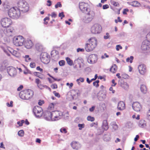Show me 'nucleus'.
I'll return each instance as SVG.
<instances>
[{"label": "nucleus", "instance_id": "nucleus-1", "mask_svg": "<svg viewBox=\"0 0 150 150\" xmlns=\"http://www.w3.org/2000/svg\"><path fill=\"white\" fill-rule=\"evenodd\" d=\"M8 14L11 18L17 19L20 17L21 12L17 7H13L9 10Z\"/></svg>", "mask_w": 150, "mask_h": 150}, {"label": "nucleus", "instance_id": "nucleus-2", "mask_svg": "<svg viewBox=\"0 0 150 150\" xmlns=\"http://www.w3.org/2000/svg\"><path fill=\"white\" fill-rule=\"evenodd\" d=\"M97 45V40L95 38H92L89 40L88 43L85 45V49L87 52H90L96 47Z\"/></svg>", "mask_w": 150, "mask_h": 150}, {"label": "nucleus", "instance_id": "nucleus-3", "mask_svg": "<svg viewBox=\"0 0 150 150\" xmlns=\"http://www.w3.org/2000/svg\"><path fill=\"white\" fill-rule=\"evenodd\" d=\"M34 94L33 91L30 89L25 90L21 92L19 94L21 98L24 100H28L31 98Z\"/></svg>", "mask_w": 150, "mask_h": 150}, {"label": "nucleus", "instance_id": "nucleus-4", "mask_svg": "<svg viewBox=\"0 0 150 150\" xmlns=\"http://www.w3.org/2000/svg\"><path fill=\"white\" fill-rule=\"evenodd\" d=\"M18 9L23 12H26L29 9V6L28 3L23 0H19L17 3Z\"/></svg>", "mask_w": 150, "mask_h": 150}, {"label": "nucleus", "instance_id": "nucleus-5", "mask_svg": "<svg viewBox=\"0 0 150 150\" xmlns=\"http://www.w3.org/2000/svg\"><path fill=\"white\" fill-rule=\"evenodd\" d=\"M85 13V16L83 18V21L85 23H89L94 18L95 13L93 11L90 10Z\"/></svg>", "mask_w": 150, "mask_h": 150}, {"label": "nucleus", "instance_id": "nucleus-6", "mask_svg": "<svg viewBox=\"0 0 150 150\" xmlns=\"http://www.w3.org/2000/svg\"><path fill=\"white\" fill-rule=\"evenodd\" d=\"M13 41L14 45L17 46H20L24 44L25 40L22 36L19 35L14 37Z\"/></svg>", "mask_w": 150, "mask_h": 150}, {"label": "nucleus", "instance_id": "nucleus-7", "mask_svg": "<svg viewBox=\"0 0 150 150\" xmlns=\"http://www.w3.org/2000/svg\"><path fill=\"white\" fill-rule=\"evenodd\" d=\"M102 30L101 26L98 24L96 23L94 24L91 27V31L92 33H100Z\"/></svg>", "mask_w": 150, "mask_h": 150}, {"label": "nucleus", "instance_id": "nucleus-8", "mask_svg": "<svg viewBox=\"0 0 150 150\" xmlns=\"http://www.w3.org/2000/svg\"><path fill=\"white\" fill-rule=\"evenodd\" d=\"M40 58L42 62L45 64H48L50 61V56L46 52L42 53Z\"/></svg>", "mask_w": 150, "mask_h": 150}, {"label": "nucleus", "instance_id": "nucleus-9", "mask_svg": "<svg viewBox=\"0 0 150 150\" xmlns=\"http://www.w3.org/2000/svg\"><path fill=\"white\" fill-rule=\"evenodd\" d=\"M33 112L36 117H41L43 113L42 108L38 106L34 107Z\"/></svg>", "mask_w": 150, "mask_h": 150}, {"label": "nucleus", "instance_id": "nucleus-10", "mask_svg": "<svg viewBox=\"0 0 150 150\" xmlns=\"http://www.w3.org/2000/svg\"><path fill=\"white\" fill-rule=\"evenodd\" d=\"M62 115V113L58 111H52L51 112V115H52V121H55L60 119V117Z\"/></svg>", "mask_w": 150, "mask_h": 150}, {"label": "nucleus", "instance_id": "nucleus-11", "mask_svg": "<svg viewBox=\"0 0 150 150\" xmlns=\"http://www.w3.org/2000/svg\"><path fill=\"white\" fill-rule=\"evenodd\" d=\"M1 23L2 26L4 28L8 27L12 23L11 19L8 18L2 19Z\"/></svg>", "mask_w": 150, "mask_h": 150}, {"label": "nucleus", "instance_id": "nucleus-12", "mask_svg": "<svg viewBox=\"0 0 150 150\" xmlns=\"http://www.w3.org/2000/svg\"><path fill=\"white\" fill-rule=\"evenodd\" d=\"M79 5V8L83 13H86L91 10L88 8V5L86 3L83 2H80Z\"/></svg>", "mask_w": 150, "mask_h": 150}, {"label": "nucleus", "instance_id": "nucleus-13", "mask_svg": "<svg viewBox=\"0 0 150 150\" xmlns=\"http://www.w3.org/2000/svg\"><path fill=\"white\" fill-rule=\"evenodd\" d=\"M7 71L9 75L11 77L15 76L17 74L16 69L12 66H9L7 68Z\"/></svg>", "mask_w": 150, "mask_h": 150}, {"label": "nucleus", "instance_id": "nucleus-14", "mask_svg": "<svg viewBox=\"0 0 150 150\" xmlns=\"http://www.w3.org/2000/svg\"><path fill=\"white\" fill-rule=\"evenodd\" d=\"M97 56L95 54H92L90 55L87 59L88 63L93 64L96 62L97 60Z\"/></svg>", "mask_w": 150, "mask_h": 150}, {"label": "nucleus", "instance_id": "nucleus-15", "mask_svg": "<svg viewBox=\"0 0 150 150\" xmlns=\"http://www.w3.org/2000/svg\"><path fill=\"white\" fill-rule=\"evenodd\" d=\"M150 47V41L146 40L142 42L141 49L143 50H146Z\"/></svg>", "mask_w": 150, "mask_h": 150}, {"label": "nucleus", "instance_id": "nucleus-16", "mask_svg": "<svg viewBox=\"0 0 150 150\" xmlns=\"http://www.w3.org/2000/svg\"><path fill=\"white\" fill-rule=\"evenodd\" d=\"M132 107L133 110L137 112L140 111L142 108L140 104L138 102H134L132 104Z\"/></svg>", "mask_w": 150, "mask_h": 150}, {"label": "nucleus", "instance_id": "nucleus-17", "mask_svg": "<svg viewBox=\"0 0 150 150\" xmlns=\"http://www.w3.org/2000/svg\"><path fill=\"white\" fill-rule=\"evenodd\" d=\"M139 73L141 74H144L146 72V67L144 64L139 65L138 67Z\"/></svg>", "mask_w": 150, "mask_h": 150}, {"label": "nucleus", "instance_id": "nucleus-18", "mask_svg": "<svg viewBox=\"0 0 150 150\" xmlns=\"http://www.w3.org/2000/svg\"><path fill=\"white\" fill-rule=\"evenodd\" d=\"M44 116L45 119L48 121H52V115L51 112L49 111H46L44 113Z\"/></svg>", "mask_w": 150, "mask_h": 150}, {"label": "nucleus", "instance_id": "nucleus-19", "mask_svg": "<svg viewBox=\"0 0 150 150\" xmlns=\"http://www.w3.org/2000/svg\"><path fill=\"white\" fill-rule=\"evenodd\" d=\"M71 145L74 149L76 150L80 149L81 146V144L79 143L76 142H72Z\"/></svg>", "mask_w": 150, "mask_h": 150}, {"label": "nucleus", "instance_id": "nucleus-20", "mask_svg": "<svg viewBox=\"0 0 150 150\" xmlns=\"http://www.w3.org/2000/svg\"><path fill=\"white\" fill-rule=\"evenodd\" d=\"M125 104L123 101L119 102L117 105V108L119 110H122L125 108Z\"/></svg>", "mask_w": 150, "mask_h": 150}, {"label": "nucleus", "instance_id": "nucleus-21", "mask_svg": "<svg viewBox=\"0 0 150 150\" xmlns=\"http://www.w3.org/2000/svg\"><path fill=\"white\" fill-rule=\"evenodd\" d=\"M24 45L25 47L27 49H30L33 46V43L30 40H28L26 41Z\"/></svg>", "mask_w": 150, "mask_h": 150}, {"label": "nucleus", "instance_id": "nucleus-22", "mask_svg": "<svg viewBox=\"0 0 150 150\" xmlns=\"http://www.w3.org/2000/svg\"><path fill=\"white\" fill-rule=\"evenodd\" d=\"M121 86L125 90H128L129 88L128 84L125 82H122L120 83Z\"/></svg>", "mask_w": 150, "mask_h": 150}, {"label": "nucleus", "instance_id": "nucleus-23", "mask_svg": "<svg viewBox=\"0 0 150 150\" xmlns=\"http://www.w3.org/2000/svg\"><path fill=\"white\" fill-rule=\"evenodd\" d=\"M102 127L104 130L106 131L108 129V125L106 120H104L103 121Z\"/></svg>", "mask_w": 150, "mask_h": 150}, {"label": "nucleus", "instance_id": "nucleus-24", "mask_svg": "<svg viewBox=\"0 0 150 150\" xmlns=\"http://www.w3.org/2000/svg\"><path fill=\"white\" fill-rule=\"evenodd\" d=\"M13 32L12 30L11 29H5L4 30V34L8 36H10L12 35V33Z\"/></svg>", "mask_w": 150, "mask_h": 150}, {"label": "nucleus", "instance_id": "nucleus-25", "mask_svg": "<svg viewBox=\"0 0 150 150\" xmlns=\"http://www.w3.org/2000/svg\"><path fill=\"white\" fill-rule=\"evenodd\" d=\"M138 125L140 127H144L146 126V122L144 120H141L139 122Z\"/></svg>", "mask_w": 150, "mask_h": 150}, {"label": "nucleus", "instance_id": "nucleus-26", "mask_svg": "<svg viewBox=\"0 0 150 150\" xmlns=\"http://www.w3.org/2000/svg\"><path fill=\"white\" fill-rule=\"evenodd\" d=\"M58 52L55 50H54L51 52V55L52 57H59Z\"/></svg>", "mask_w": 150, "mask_h": 150}, {"label": "nucleus", "instance_id": "nucleus-27", "mask_svg": "<svg viewBox=\"0 0 150 150\" xmlns=\"http://www.w3.org/2000/svg\"><path fill=\"white\" fill-rule=\"evenodd\" d=\"M131 6L135 7H139L140 6V4L137 1H135L131 2Z\"/></svg>", "mask_w": 150, "mask_h": 150}, {"label": "nucleus", "instance_id": "nucleus-28", "mask_svg": "<svg viewBox=\"0 0 150 150\" xmlns=\"http://www.w3.org/2000/svg\"><path fill=\"white\" fill-rule=\"evenodd\" d=\"M140 89L142 92L143 93H145L147 91V88L146 86L144 85H141L140 86Z\"/></svg>", "mask_w": 150, "mask_h": 150}, {"label": "nucleus", "instance_id": "nucleus-29", "mask_svg": "<svg viewBox=\"0 0 150 150\" xmlns=\"http://www.w3.org/2000/svg\"><path fill=\"white\" fill-rule=\"evenodd\" d=\"M117 69V67L116 64L112 65L110 69V71L113 73H115Z\"/></svg>", "mask_w": 150, "mask_h": 150}, {"label": "nucleus", "instance_id": "nucleus-30", "mask_svg": "<svg viewBox=\"0 0 150 150\" xmlns=\"http://www.w3.org/2000/svg\"><path fill=\"white\" fill-rule=\"evenodd\" d=\"M103 140L104 141L108 142L110 139V135L109 134H105L103 137Z\"/></svg>", "mask_w": 150, "mask_h": 150}, {"label": "nucleus", "instance_id": "nucleus-31", "mask_svg": "<svg viewBox=\"0 0 150 150\" xmlns=\"http://www.w3.org/2000/svg\"><path fill=\"white\" fill-rule=\"evenodd\" d=\"M33 74L34 75L38 77L40 79H45V77L43 76H41L39 72H34Z\"/></svg>", "mask_w": 150, "mask_h": 150}, {"label": "nucleus", "instance_id": "nucleus-32", "mask_svg": "<svg viewBox=\"0 0 150 150\" xmlns=\"http://www.w3.org/2000/svg\"><path fill=\"white\" fill-rule=\"evenodd\" d=\"M133 59V57L132 56H131L130 57L127 58L126 59V61L127 62H129L130 63H132V61Z\"/></svg>", "mask_w": 150, "mask_h": 150}, {"label": "nucleus", "instance_id": "nucleus-33", "mask_svg": "<svg viewBox=\"0 0 150 150\" xmlns=\"http://www.w3.org/2000/svg\"><path fill=\"white\" fill-rule=\"evenodd\" d=\"M66 59L69 65H72L73 64L72 61L69 57L66 58Z\"/></svg>", "mask_w": 150, "mask_h": 150}, {"label": "nucleus", "instance_id": "nucleus-34", "mask_svg": "<svg viewBox=\"0 0 150 150\" xmlns=\"http://www.w3.org/2000/svg\"><path fill=\"white\" fill-rule=\"evenodd\" d=\"M87 120L88 121L93 122L95 120V119L94 117L89 116L87 117Z\"/></svg>", "mask_w": 150, "mask_h": 150}, {"label": "nucleus", "instance_id": "nucleus-35", "mask_svg": "<svg viewBox=\"0 0 150 150\" xmlns=\"http://www.w3.org/2000/svg\"><path fill=\"white\" fill-rule=\"evenodd\" d=\"M83 60L81 58H78L77 59L75 60V62L76 63H78L79 64H80V62L82 63Z\"/></svg>", "mask_w": 150, "mask_h": 150}, {"label": "nucleus", "instance_id": "nucleus-36", "mask_svg": "<svg viewBox=\"0 0 150 150\" xmlns=\"http://www.w3.org/2000/svg\"><path fill=\"white\" fill-rule=\"evenodd\" d=\"M24 132L23 130H20L18 132V134L19 136L22 137L23 136Z\"/></svg>", "mask_w": 150, "mask_h": 150}, {"label": "nucleus", "instance_id": "nucleus-37", "mask_svg": "<svg viewBox=\"0 0 150 150\" xmlns=\"http://www.w3.org/2000/svg\"><path fill=\"white\" fill-rule=\"evenodd\" d=\"M10 52L13 55L16 56L17 52L16 51L14 50L13 49H11V50H9Z\"/></svg>", "mask_w": 150, "mask_h": 150}, {"label": "nucleus", "instance_id": "nucleus-38", "mask_svg": "<svg viewBox=\"0 0 150 150\" xmlns=\"http://www.w3.org/2000/svg\"><path fill=\"white\" fill-rule=\"evenodd\" d=\"M65 62L63 60H62L59 62V64L60 66H62L65 65Z\"/></svg>", "mask_w": 150, "mask_h": 150}, {"label": "nucleus", "instance_id": "nucleus-39", "mask_svg": "<svg viewBox=\"0 0 150 150\" xmlns=\"http://www.w3.org/2000/svg\"><path fill=\"white\" fill-rule=\"evenodd\" d=\"M62 6V5L60 2H57V4L55 6V7L56 8H57L58 7H61Z\"/></svg>", "mask_w": 150, "mask_h": 150}, {"label": "nucleus", "instance_id": "nucleus-40", "mask_svg": "<svg viewBox=\"0 0 150 150\" xmlns=\"http://www.w3.org/2000/svg\"><path fill=\"white\" fill-rule=\"evenodd\" d=\"M78 127H79V130H81L82 128H83L84 127V125L83 124H78Z\"/></svg>", "mask_w": 150, "mask_h": 150}, {"label": "nucleus", "instance_id": "nucleus-41", "mask_svg": "<svg viewBox=\"0 0 150 150\" xmlns=\"http://www.w3.org/2000/svg\"><path fill=\"white\" fill-rule=\"evenodd\" d=\"M79 81L81 82H83L84 81V79L83 78H80L79 79H78L76 80V81L78 83H80L79 82Z\"/></svg>", "mask_w": 150, "mask_h": 150}, {"label": "nucleus", "instance_id": "nucleus-42", "mask_svg": "<svg viewBox=\"0 0 150 150\" xmlns=\"http://www.w3.org/2000/svg\"><path fill=\"white\" fill-rule=\"evenodd\" d=\"M25 60L26 62H28L31 59V58L29 57L28 55H26L25 57Z\"/></svg>", "mask_w": 150, "mask_h": 150}, {"label": "nucleus", "instance_id": "nucleus-43", "mask_svg": "<svg viewBox=\"0 0 150 150\" xmlns=\"http://www.w3.org/2000/svg\"><path fill=\"white\" fill-rule=\"evenodd\" d=\"M122 78L125 79H127L129 77V76L126 74H123L122 75Z\"/></svg>", "mask_w": 150, "mask_h": 150}, {"label": "nucleus", "instance_id": "nucleus-44", "mask_svg": "<svg viewBox=\"0 0 150 150\" xmlns=\"http://www.w3.org/2000/svg\"><path fill=\"white\" fill-rule=\"evenodd\" d=\"M112 127L113 128V129H114V130H117L118 129V126L116 124H113L112 125Z\"/></svg>", "mask_w": 150, "mask_h": 150}, {"label": "nucleus", "instance_id": "nucleus-45", "mask_svg": "<svg viewBox=\"0 0 150 150\" xmlns=\"http://www.w3.org/2000/svg\"><path fill=\"white\" fill-rule=\"evenodd\" d=\"M111 4L112 5L115 6H117L119 5L118 2H116L113 1L111 2Z\"/></svg>", "mask_w": 150, "mask_h": 150}, {"label": "nucleus", "instance_id": "nucleus-46", "mask_svg": "<svg viewBox=\"0 0 150 150\" xmlns=\"http://www.w3.org/2000/svg\"><path fill=\"white\" fill-rule=\"evenodd\" d=\"M110 37L109 34L108 33H106V35L104 36V38L105 39H107L109 38Z\"/></svg>", "mask_w": 150, "mask_h": 150}, {"label": "nucleus", "instance_id": "nucleus-47", "mask_svg": "<svg viewBox=\"0 0 150 150\" xmlns=\"http://www.w3.org/2000/svg\"><path fill=\"white\" fill-rule=\"evenodd\" d=\"M59 17H61V19H62V18L64 17L65 16L63 12H62L61 13H59Z\"/></svg>", "mask_w": 150, "mask_h": 150}, {"label": "nucleus", "instance_id": "nucleus-48", "mask_svg": "<svg viewBox=\"0 0 150 150\" xmlns=\"http://www.w3.org/2000/svg\"><path fill=\"white\" fill-rule=\"evenodd\" d=\"M60 131L62 133H66L67 132V131L65 128H62L60 129Z\"/></svg>", "mask_w": 150, "mask_h": 150}, {"label": "nucleus", "instance_id": "nucleus-49", "mask_svg": "<svg viewBox=\"0 0 150 150\" xmlns=\"http://www.w3.org/2000/svg\"><path fill=\"white\" fill-rule=\"evenodd\" d=\"M119 48L120 49H122V47L120 45H117L116 46V50L117 51H119Z\"/></svg>", "mask_w": 150, "mask_h": 150}, {"label": "nucleus", "instance_id": "nucleus-50", "mask_svg": "<svg viewBox=\"0 0 150 150\" xmlns=\"http://www.w3.org/2000/svg\"><path fill=\"white\" fill-rule=\"evenodd\" d=\"M44 85H42L41 84H39L37 85L38 87L41 89H42L44 88Z\"/></svg>", "mask_w": 150, "mask_h": 150}, {"label": "nucleus", "instance_id": "nucleus-51", "mask_svg": "<svg viewBox=\"0 0 150 150\" xmlns=\"http://www.w3.org/2000/svg\"><path fill=\"white\" fill-rule=\"evenodd\" d=\"M4 30H3L2 29L0 30V36L1 37H3L4 35Z\"/></svg>", "mask_w": 150, "mask_h": 150}, {"label": "nucleus", "instance_id": "nucleus-52", "mask_svg": "<svg viewBox=\"0 0 150 150\" xmlns=\"http://www.w3.org/2000/svg\"><path fill=\"white\" fill-rule=\"evenodd\" d=\"M30 66L32 68H33L35 67V63L34 62H31L30 64Z\"/></svg>", "mask_w": 150, "mask_h": 150}, {"label": "nucleus", "instance_id": "nucleus-53", "mask_svg": "<svg viewBox=\"0 0 150 150\" xmlns=\"http://www.w3.org/2000/svg\"><path fill=\"white\" fill-rule=\"evenodd\" d=\"M51 87L52 88L54 89L57 88V85L54 83L51 85Z\"/></svg>", "mask_w": 150, "mask_h": 150}, {"label": "nucleus", "instance_id": "nucleus-54", "mask_svg": "<svg viewBox=\"0 0 150 150\" xmlns=\"http://www.w3.org/2000/svg\"><path fill=\"white\" fill-rule=\"evenodd\" d=\"M53 93L56 97H60V96L59 93L56 92L55 91H53Z\"/></svg>", "mask_w": 150, "mask_h": 150}, {"label": "nucleus", "instance_id": "nucleus-55", "mask_svg": "<svg viewBox=\"0 0 150 150\" xmlns=\"http://www.w3.org/2000/svg\"><path fill=\"white\" fill-rule=\"evenodd\" d=\"M109 8V6L108 4L103 5V9H105Z\"/></svg>", "mask_w": 150, "mask_h": 150}, {"label": "nucleus", "instance_id": "nucleus-56", "mask_svg": "<svg viewBox=\"0 0 150 150\" xmlns=\"http://www.w3.org/2000/svg\"><path fill=\"white\" fill-rule=\"evenodd\" d=\"M44 100H40L39 101V102L38 103V104L40 105H42V104L44 103Z\"/></svg>", "mask_w": 150, "mask_h": 150}, {"label": "nucleus", "instance_id": "nucleus-57", "mask_svg": "<svg viewBox=\"0 0 150 150\" xmlns=\"http://www.w3.org/2000/svg\"><path fill=\"white\" fill-rule=\"evenodd\" d=\"M129 11V10L128 9H127V8L124 9L123 10V13L124 14H127L126 12H128Z\"/></svg>", "mask_w": 150, "mask_h": 150}, {"label": "nucleus", "instance_id": "nucleus-58", "mask_svg": "<svg viewBox=\"0 0 150 150\" xmlns=\"http://www.w3.org/2000/svg\"><path fill=\"white\" fill-rule=\"evenodd\" d=\"M35 82L37 83V85L41 83V81L38 79H36L35 80Z\"/></svg>", "mask_w": 150, "mask_h": 150}, {"label": "nucleus", "instance_id": "nucleus-59", "mask_svg": "<svg viewBox=\"0 0 150 150\" xmlns=\"http://www.w3.org/2000/svg\"><path fill=\"white\" fill-rule=\"evenodd\" d=\"M99 81L98 80H97L96 81L94 82V84L95 83H96V88H98L99 86L98 83H99Z\"/></svg>", "mask_w": 150, "mask_h": 150}, {"label": "nucleus", "instance_id": "nucleus-60", "mask_svg": "<svg viewBox=\"0 0 150 150\" xmlns=\"http://www.w3.org/2000/svg\"><path fill=\"white\" fill-rule=\"evenodd\" d=\"M146 38L147 40H150V32L146 35Z\"/></svg>", "mask_w": 150, "mask_h": 150}, {"label": "nucleus", "instance_id": "nucleus-61", "mask_svg": "<svg viewBox=\"0 0 150 150\" xmlns=\"http://www.w3.org/2000/svg\"><path fill=\"white\" fill-rule=\"evenodd\" d=\"M95 108V107L94 106H92L91 108H89V111L91 112H92L93 111L94 109Z\"/></svg>", "mask_w": 150, "mask_h": 150}, {"label": "nucleus", "instance_id": "nucleus-62", "mask_svg": "<svg viewBox=\"0 0 150 150\" xmlns=\"http://www.w3.org/2000/svg\"><path fill=\"white\" fill-rule=\"evenodd\" d=\"M47 2L48 3H49V4H47V6H50L51 5L52 2L51 1H50V0H48V1H47Z\"/></svg>", "mask_w": 150, "mask_h": 150}, {"label": "nucleus", "instance_id": "nucleus-63", "mask_svg": "<svg viewBox=\"0 0 150 150\" xmlns=\"http://www.w3.org/2000/svg\"><path fill=\"white\" fill-rule=\"evenodd\" d=\"M1 47L2 49V50H3L4 52L6 53H7V50L6 48H5L3 46H1Z\"/></svg>", "mask_w": 150, "mask_h": 150}, {"label": "nucleus", "instance_id": "nucleus-64", "mask_svg": "<svg viewBox=\"0 0 150 150\" xmlns=\"http://www.w3.org/2000/svg\"><path fill=\"white\" fill-rule=\"evenodd\" d=\"M23 88V86L22 85H20L19 87H18L17 89V90L18 91H21Z\"/></svg>", "mask_w": 150, "mask_h": 150}]
</instances>
